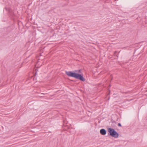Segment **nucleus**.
Segmentation results:
<instances>
[{
    "mask_svg": "<svg viewBox=\"0 0 147 147\" xmlns=\"http://www.w3.org/2000/svg\"><path fill=\"white\" fill-rule=\"evenodd\" d=\"M65 74L69 77L74 78L76 79L79 80L80 81L84 82L85 79L83 77V74H80L71 71H66Z\"/></svg>",
    "mask_w": 147,
    "mask_h": 147,
    "instance_id": "nucleus-1",
    "label": "nucleus"
},
{
    "mask_svg": "<svg viewBox=\"0 0 147 147\" xmlns=\"http://www.w3.org/2000/svg\"><path fill=\"white\" fill-rule=\"evenodd\" d=\"M108 131L109 133V135L115 138H117L119 136V134L115 130L111 128H108Z\"/></svg>",
    "mask_w": 147,
    "mask_h": 147,
    "instance_id": "nucleus-2",
    "label": "nucleus"
},
{
    "mask_svg": "<svg viewBox=\"0 0 147 147\" xmlns=\"http://www.w3.org/2000/svg\"><path fill=\"white\" fill-rule=\"evenodd\" d=\"M100 133L102 135H105L106 134V131L105 129H102L100 130Z\"/></svg>",
    "mask_w": 147,
    "mask_h": 147,
    "instance_id": "nucleus-3",
    "label": "nucleus"
},
{
    "mask_svg": "<svg viewBox=\"0 0 147 147\" xmlns=\"http://www.w3.org/2000/svg\"><path fill=\"white\" fill-rule=\"evenodd\" d=\"M118 126L119 127H121V124L120 123H119L118 124Z\"/></svg>",
    "mask_w": 147,
    "mask_h": 147,
    "instance_id": "nucleus-4",
    "label": "nucleus"
},
{
    "mask_svg": "<svg viewBox=\"0 0 147 147\" xmlns=\"http://www.w3.org/2000/svg\"><path fill=\"white\" fill-rule=\"evenodd\" d=\"M81 70H78V72H80V71Z\"/></svg>",
    "mask_w": 147,
    "mask_h": 147,
    "instance_id": "nucleus-5",
    "label": "nucleus"
},
{
    "mask_svg": "<svg viewBox=\"0 0 147 147\" xmlns=\"http://www.w3.org/2000/svg\"><path fill=\"white\" fill-rule=\"evenodd\" d=\"M36 74H37V72H36L35 73V75H36Z\"/></svg>",
    "mask_w": 147,
    "mask_h": 147,
    "instance_id": "nucleus-6",
    "label": "nucleus"
}]
</instances>
